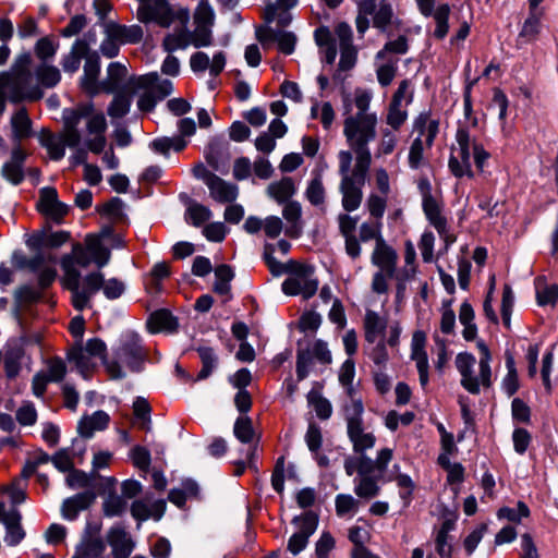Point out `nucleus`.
<instances>
[{
  "instance_id": "nucleus-28",
  "label": "nucleus",
  "mask_w": 558,
  "mask_h": 558,
  "mask_svg": "<svg viewBox=\"0 0 558 558\" xmlns=\"http://www.w3.org/2000/svg\"><path fill=\"white\" fill-rule=\"evenodd\" d=\"M450 12L448 3H441L433 11L432 16L436 23L433 36L438 40H442L448 35Z\"/></svg>"
},
{
  "instance_id": "nucleus-23",
  "label": "nucleus",
  "mask_w": 558,
  "mask_h": 558,
  "mask_svg": "<svg viewBox=\"0 0 558 558\" xmlns=\"http://www.w3.org/2000/svg\"><path fill=\"white\" fill-rule=\"evenodd\" d=\"M459 157L460 160L458 157L450 155L448 167L451 173L459 179L464 175L472 179L474 177V172L471 166L470 148H459Z\"/></svg>"
},
{
  "instance_id": "nucleus-32",
  "label": "nucleus",
  "mask_w": 558,
  "mask_h": 558,
  "mask_svg": "<svg viewBox=\"0 0 558 558\" xmlns=\"http://www.w3.org/2000/svg\"><path fill=\"white\" fill-rule=\"evenodd\" d=\"M307 402L312 405L316 412V415L320 420H328L332 414V405L330 401L323 397L318 390L312 389L307 396Z\"/></svg>"
},
{
  "instance_id": "nucleus-48",
  "label": "nucleus",
  "mask_w": 558,
  "mask_h": 558,
  "mask_svg": "<svg viewBox=\"0 0 558 558\" xmlns=\"http://www.w3.org/2000/svg\"><path fill=\"white\" fill-rule=\"evenodd\" d=\"M126 501L124 497L118 496L116 493H110L108 498L104 501V513L106 517H118L126 510Z\"/></svg>"
},
{
  "instance_id": "nucleus-38",
  "label": "nucleus",
  "mask_w": 558,
  "mask_h": 558,
  "mask_svg": "<svg viewBox=\"0 0 558 558\" xmlns=\"http://www.w3.org/2000/svg\"><path fill=\"white\" fill-rule=\"evenodd\" d=\"M379 476H361L359 483L355 485L354 493L360 498H374L379 494V486L377 484Z\"/></svg>"
},
{
  "instance_id": "nucleus-51",
  "label": "nucleus",
  "mask_w": 558,
  "mask_h": 558,
  "mask_svg": "<svg viewBox=\"0 0 558 558\" xmlns=\"http://www.w3.org/2000/svg\"><path fill=\"white\" fill-rule=\"evenodd\" d=\"M312 364V353L310 349H299L296 352L295 373L298 381L304 380L310 373V365Z\"/></svg>"
},
{
  "instance_id": "nucleus-21",
  "label": "nucleus",
  "mask_w": 558,
  "mask_h": 558,
  "mask_svg": "<svg viewBox=\"0 0 558 558\" xmlns=\"http://www.w3.org/2000/svg\"><path fill=\"white\" fill-rule=\"evenodd\" d=\"M296 189L292 178L283 177L281 180L272 182L267 187L268 195L278 204H284L295 194Z\"/></svg>"
},
{
  "instance_id": "nucleus-7",
  "label": "nucleus",
  "mask_w": 558,
  "mask_h": 558,
  "mask_svg": "<svg viewBox=\"0 0 558 558\" xmlns=\"http://www.w3.org/2000/svg\"><path fill=\"white\" fill-rule=\"evenodd\" d=\"M205 159L214 171L227 173L231 159L229 142L222 135L214 136L206 146Z\"/></svg>"
},
{
  "instance_id": "nucleus-36",
  "label": "nucleus",
  "mask_w": 558,
  "mask_h": 558,
  "mask_svg": "<svg viewBox=\"0 0 558 558\" xmlns=\"http://www.w3.org/2000/svg\"><path fill=\"white\" fill-rule=\"evenodd\" d=\"M211 217V210L203 204H195L186 208L184 219L193 227H201Z\"/></svg>"
},
{
  "instance_id": "nucleus-12",
  "label": "nucleus",
  "mask_w": 558,
  "mask_h": 558,
  "mask_svg": "<svg viewBox=\"0 0 558 558\" xmlns=\"http://www.w3.org/2000/svg\"><path fill=\"white\" fill-rule=\"evenodd\" d=\"M113 558H129L135 544L128 532L121 526H112L106 535Z\"/></svg>"
},
{
  "instance_id": "nucleus-55",
  "label": "nucleus",
  "mask_w": 558,
  "mask_h": 558,
  "mask_svg": "<svg viewBox=\"0 0 558 558\" xmlns=\"http://www.w3.org/2000/svg\"><path fill=\"white\" fill-rule=\"evenodd\" d=\"M305 442L308 447V450L312 453H317L323 445V435L320 427L315 423L311 422L308 424L306 434H305Z\"/></svg>"
},
{
  "instance_id": "nucleus-56",
  "label": "nucleus",
  "mask_w": 558,
  "mask_h": 558,
  "mask_svg": "<svg viewBox=\"0 0 558 558\" xmlns=\"http://www.w3.org/2000/svg\"><path fill=\"white\" fill-rule=\"evenodd\" d=\"M66 485L70 488H85V490L90 489V476L87 473L80 469H73L68 473L65 478Z\"/></svg>"
},
{
  "instance_id": "nucleus-40",
  "label": "nucleus",
  "mask_w": 558,
  "mask_h": 558,
  "mask_svg": "<svg viewBox=\"0 0 558 558\" xmlns=\"http://www.w3.org/2000/svg\"><path fill=\"white\" fill-rule=\"evenodd\" d=\"M33 63V58L29 51H25L20 53L14 62L12 63L9 71H3L2 73H9L11 75L26 76L33 77L31 66Z\"/></svg>"
},
{
  "instance_id": "nucleus-35",
  "label": "nucleus",
  "mask_w": 558,
  "mask_h": 558,
  "mask_svg": "<svg viewBox=\"0 0 558 558\" xmlns=\"http://www.w3.org/2000/svg\"><path fill=\"white\" fill-rule=\"evenodd\" d=\"M23 352L20 349H11L5 351L3 355V367L5 376L9 380L15 379L21 372V361Z\"/></svg>"
},
{
  "instance_id": "nucleus-18",
  "label": "nucleus",
  "mask_w": 558,
  "mask_h": 558,
  "mask_svg": "<svg viewBox=\"0 0 558 558\" xmlns=\"http://www.w3.org/2000/svg\"><path fill=\"white\" fill-rule=\"evenodd\" d=\"M89 45L85 39H76L68 54L62 58L61 65L64 72L73 74L81 65V60L87 56Z\"/></svg>"
},
{
  "instance_id": "nucleus-16",
  "label": "nucleus",
  "mask_w": 558,
  "mask_h": 558,
  "mask_svg": "<svg viewBox=\"0 0 558 558\" xmlns=\"http://www.w3.org/2000/svg\"><path fill=\"white\" fill-rule=\"evenodd\" d=\"M362 186L352 177L342 178L340 183L342 206L348 213L354 211L360 207L363 198Z\"/></svg>"
},
{
  "instance_id": "nucleus-45",
  "label": "nucleus",
  "mask_w": 558,
  "mask_h": 558,
  "mask_svg": "<svg viewBox=\"0 0 558 558\" xmlns=\"http://www.w3.org/2000/svg\"><path fill=\"white\" fill-rule=\"evenodd\" d=\"M66 359L75 364L81 374H84L89 369V359L84 353L82 342H76L68 350Z\"/></svg>"
},
{
  "instance_id": "nucleus-39",
  "label": "nucleus",
  "mask_w": 558,
  "mask_h": 558,
  "mask_svg": "<svg viewBox=\"0 0 558 558\" xmlns=\"http://www.w3.org/2000/svg\"><path fill=\"white\" fill-rule=\"evenodd\" d=\"M87 248L98 267H104L109 262L110 251L108 247L102 245L98 238H92V235H88Z\"/></svg>"
},
{
  "instance_id": "nucleus-1",
  "label": "nucleus",
  "mask_w": 558,
  "mask_h": 558,
  "mask_svg": "<svg viewBox=\"0 0 558 558\" xmlns=\"http://www.w3.org/2000/svg\"><path fill=\"white\" fill-rule=\"evenodd\" d=\"M344 420L347 422V434L352 442L355 453H364L365 450L375 446L376 437L373 433H364V404L362 400L353 404H343Z\"/></svg>"
},
{
  "instance_id": "nucleus-4",
  "label": "nucleus",
  "mask_w": 558,
  "mask_h": 558,
  "mask_svg": "<svg viewBox=\"0 0 558 558\" xmlns=\"http://www.w3.org/2000/svg\"><path fill=\"white\" fill-rule=\"evenodd\" d=\"M375 137L376 131H373L371 125L366 128L365 133H355L347 137L350 147L356 154V162L351 177L354 178L360 185L365 184L366 174L372 162V155L367 144L375 140Z\"/></svg>"
},
{
  "instance_id": "nucleus-57",
  "label": "nucleus",
  "mask_w": 558,
  "mask_h": 558,
  "mask_svg": "<svg viewBox=\"0 0 558 558\" xmlns=\"http://www.w3.org/2000/svg\"><path fill=\"white\" fill-rule=\"evenodd\" d=\"M191 44L195 48L208 47L213 44V32L211 27L208 26H198L194 32H191Z\"/></svg>"
},
{
  "instance_id": "nucleus-24",
  "label": "nucleus",
  "mask_w": 558,
  "mask_h": 558,
  "mask_svg": "<svg viewBox=\"0 0 558 558\" xmlns=\"http://www.w3.org/2000/svg\"><path fill=\"white\" fill-rule=\"evenodd\" d=\"M106 550V542L102 537H81L75 547V553L82 558H99Z\"/></svg>"
},
{
  "instance_id": "nucleus-26",
  "label": "nucleus",
  "mask_w": 558,
  "mask_h": 558,
  "mask_svg": "<svg viewBox=\"0 0 558 558\" xmlns=\"http://www.w3.org/2000/svg\"><path fill=\"white\" fill-rule=\"evenodd\" d=\"M542 12L529 11V16L524 21L518 35V40L522 43H533L537 39L542 28Z\"/></svg>"
},
{
  "instance_id": "nucleus-54",
  "label": "nucleus",
  "mask_w": 558,
  "mask_h": 558,
  "mask_svg": "<svg viewBox=\"0 0 558 558\" xmlns=\"http://www.w3.org/2000/svg\"><path fill=\"white\" fill-rule=\"evenodd\" d=\"M158 5L155 22L161 27H169L175 20L173 10L167 0H156Z\"/></svg>"
},
{
  "instance_id": "nucleus-5",
  "label": "nucleus",
  "mask_w": 558,
  "mask_h": 558,
  "mask_svg": "<svg viewBox=\"0 0 558 558\" xmlns=\"http://www.w3.org/2000/svg\"><path fill=\"white\" fill-rule=\"evenodd\" d=\"M354 102L359 112L355 116L345 118L343 129L345 137H350L355 133H365L366 128L369 125L373 128V131H376V114L366 113L371 102V95L365 90H357Z\"/></svg>"
},
{
  "instance_id": "nucleus-49",
  "label": "nucleus",
  "mask_w": 558,
  "mask_h": 558,
  "mask_svg": "<svg viewBox=\"0 0 558 558\" xmlns=\"http://www.w3.org/2000/svg\"><path fill=\"white\" fill-rule=\"evenodd\" d=\"M131 459L135 468L147 472L151 463L150 451L143 446L136 445L131 450Z\"/></svg>"
},
{
  "instance_id": "nucleus-44",
  "label": "nucleus",
  "mask_w": 558,
  "mask_h": 558,
  "mask_svg": "<svg viewBox=\"0 0 558 558\" xmlns=\"http://www.w3.org/2000/svg\"><path fill=\"white\" fill-rule=\"evenodd\" d=\"M264 20L267 24L277 20L278 26L284 28L291 23L292 16L289 11H279L277 4H267L264 10Z\"/></svg>"
},
{
  "instance_id": "nucleus-61",
  "label": "nucleus",
  "mask_w": 558,
  "mask_h": 558,
  "mask_svg": "<svg viewBox=\"0 0 558 558\" xmlns=\"http://www.w3.org/2000/svg\"><path fill=\"white\" fill-rule=\"evenodd\" d=\"M512 441L514 451L519 454H523L532 441V436L527 429L518 427L514 428L512 433Z\"/></svg>"
},
{
  "instance_id": "nucleus-34",
  "label": "nucleus",
  "mask_w": 558,
  "mask_h": 558,
  "mask_svg": "<svg viewBox=\"0 0 558 558\" xmlns=\"http://www.w3.org/2000/svg\"><path fill=\"white\" fill-rule=\"evenodd\" d=\"M235 438L242 444H251L255 436L253 421L247 415H240L233 426Z\"/></svg>"
},
{
  "instance_id": "nucleus-19",
  "label": "nucleus",
  "mask_w": 558,
  "mask_h": 558,
  "mask_svg": "<svg viewBox=\"0 0 558 558\" xmlns=\"http://www.w3.org/2000/svg\"><path fill=\"white\" fill-rule=\"evenodd\" d=\"M422 208L428 222L437 230L439 234L447 231V219L442 216L441 205L433 197L422 199Z\"/></svg>"
},
{
  "instance_id": "nucleus-41",
  "label": "nucleus",
  "mask_w": 558,
  "mask_h": 558,
  "mask_svg": "<svg viewBox=\"0 0 558 558\" xmlns=\"http://www.w3.org/2000/svg\"><path fill=\"white\" fill-rule=\"evenodd\" d=\"M58 48V40H54L52 36H45L36 41L34 51L38 59L46 61L56 54Z\"/></svg>"
},
{
  "instance_id": "nucleus-15",
  "label": "nucleus",
  "mask_w": 558,
  "mask_h": 558,
  "mask_svg": "<svg viewBox=\"0 0 558 558\" xmlns=\"http://www.w3.org/2000/svg\"><path fill=\"white\" fill-rule=\"evenodd\" d=\"M99 73L100 57L97 51H90L89 49L87 56H85L84 75L81 78V86L92 96L99 93L97 85Z\"/></svg>"
},
{
  "instance_id": "nucleus-6",
  "label": "nucleus",
  "mask_w": 558,
  "mask_h": 558,
  "mask_svg": "<svg viewBox=\"0 0 558 558\" xmlns=\"http://www.w3.org/2000/svg\"><path fill=\"white\" fill-rule=\"evenodd\" d=\"M292 523L299 527V531L290 536L287 549L295 556L307 546L310 537L315 533L318 525V514L308 510L294 517Z\"/></svg>"
},
{
  "instance_id": "nucleus-37",
  "label": "nucleus",
  "mask_w": 558,
  "mask_h": 558,
  "mask_svg": "<svg viewBox=\"0 0 558 558\" xmlns=\"http://www.w3.org/2000/svg\"><path fill=\"white\" fill-rule=\"evenodd\" d=\"M190 44L191 32L184 28L179 34H168L162 40V48L170 53L177 49H184Z\"/></svg>"
},
{
  "instance_id": "nucleus-47",
  "label": "nucleus",
  "mask_w": 558,
  "mask_h": 558,
  "mask_svg": "<svg viewBox=\"0 0 558 558\" xmlns=\"http://www.w3.org/2000/svg\"><path fill=\"white\" fill-rule=\"evenodd\" d=\"M14 298L19 305H28L39 302L43 299V292L28 284H23L15 290Z\"/></svg>"
},
{
  "instance_id": "nucleus-50",
  "label": "nucleus",
  "mask_w": 558,
  "mask_h": 558,
  "mask_svg": "<svg viewBox=\"0 0 558 558\" xmlns=\"http://www.w3.org/2000/svg\"><path fill=\"white\" fill-rule=\"evenodd\" d=\"M59 202L57 189L53 186H45L39 190V199L36 204V209L41 214Z\"/></svg>"
},
{
  "instance_id": "nucleus-11",
  "label": "nucleus",
  "mask_w": 558,
  "mask_h": 558,
  "mask_svg": "<svg viewBox=\"0 0 558 558\" xmlns=\"http://www.w3.org/2000/svg\"><path fill=\"white\" fill-rule=\"evenodd\" d=\"M149 333H175L179 330V320L169 310L159 308L149 314L146 320Z\"/></svg>"
},
{
  "instance_id": "nucleus-64",
  "label": "nucleus",
  "mask_w": 558,
  "mask_h": 558,
  "mask_svg": "<svg viewBox=\"0 0 558 558\" xmlns=\"http://www.w3.org/2000/svg\"><path fill=\"white\" fill-rule=\"evenodd\" d=\"M102 292L108 300L119 299L125 291L123 281L117 278L104 279Z\"/></svg>"
},
{
  "instance_id": "nucleus-27",
  "label": "nucleus",
  "mask_w": 558,
  "mask_h": 558,
  "mask_svg": "<svg viewBox=\"0 0 558 558\" xmlns=\"http://www.w3.org/2000/svg\"><path fill=\"white\" fill-rule=\"evenodd\" d=\"M107 80L102 83V89L106 93L117 92L128 74L126 66L120 62H111L107 69Z\"/></svg>"
},
{
  "instance_id": "nucleus-2",
  "label": "nucleus",
  "mask_w": 558,
  "mask_h": 558,
  "mask_svg": "<svg viewBox=\"0 0 558 558\" xmlns=\"http://www.w3.org/2000/svg\"><path fill=\"white\" fill-rule=\"evenodd\" d=\"M113 356L112 361H118L120 365L124 363L132 373H141L147 361L148 352L140 335L128 331L122 336L120 344L113 349Z\"/></svg>"
},
{
  "instance_id": "nucleus-14",
  "label": "nucleus",
  "mask_w": 558,
  "mask_h": 558,
  "mask_svg": "<svg viewBox=\"0 0 558 558\" xmlns=\"http://www.w3.org/2000/svg\"><path fill=\"white\" fill-rule=\"evenodd\" d=\"M96 493L92 489L84 490L63 500L61 513L64 519L73 521L81 511L87 510L96 500Z\"/></svg>"
},
{
  "instance_id": "nucleus-25",
  "label": "nucleus",
  "mask_w": 558,
  "mask_h": 558,
  "mask_svg": "<svg viewBox=\"0 0 558 558\" xmlns=\"http://www.w3.org/2000/svg\"><path fill=\"white\" fill-rule=\"evenodd\" d=\"M13 137L20 142L32 135V120L25 107L20 108L11 118Z\"/></svg>"
},
{
  "instance_id": "nucleus-3",
  "label": "nucleus",
  "mask_w": 558,
  "mask_h": 558,
  "mask_svg": "<svg viewBox=\"0 0 558 558\" xmlns=\"http://www.w3.org/2000/svg\"><path fill=\"white\" fill-rule=\"evenodd\" d=\"M32 82L33 77L0 73V88L8 92V100L12 104L37 101L44 97L41 88Z\"/></svg>"
},
{
  "instance_id": "nucleus-30",
  "label": "nucleus",
  "mask_w": 558,
  "mask_h": 558,
  "mask_svg": "<svg viewBox=\"0 0 558 558\" xmlns=\"http://www.w3.org/2000/svg\"><path fill=\"white\" fill-rule=\"evenodd\" d=\"M132 93L126 94L124 90H119L108 106V116L114 119L125 117L131 108Z\"/></svg>"
},
{
  "instance_id": "nucleus-59",
  "label": "nucleus",
  "mask_w": 558,
  "mask_h": 558,
  "mask_svg": "<svg viewBox=\"0 0 558 558\" xmlns=\"http://www.w3.org/2000/svg\"><path fill=\"white\" fill-rule=\"evenodd\" d=\"M511 412L513 421L523 424L531 423V409L520 398H514L511 402Z\"/></svg>"
},
{
  "instance_id": "nucleus-10",
  "label": "nucleus",
  "mask_w": 558,
  "mask_h": 558,
  "mask_svg": "<svg viewBox=\"0 0 558 558\" xmlns=\"http://www.w3.org/2000/svg\"><path fill=\"white\" fill-rule=\"evenodd\" d=\"M70 239L71 233L69 231L48 232L47 230H41L34 232L26 241V245L31 251H38L44 247L58 248Z\"/></svg>"
},
{
  "instance_id": "nucleus-22",
  "label": "nucleus",
  "mask_w": 558,
  "mask_h": 558,
  "mask_svg": "<svg viewBox=\"0 0 558 558\" xmlns=\"http://www.w3.org/2000/svg\"><path fill=\"white\" fill-rule=\"evenodd\" d=\"M196 352L198 353L202 368L194 381L207 379L219 364V357L211 347H197Z\"/></svg>"
},
{
  "instance_id": "nucleus-29",
  "label": "nucleus",
  "mask_w": 558,
  "mask_h": 558,
  "mask_svg": "<svg viewBox=\"0 0 558 558\" xmlns=\"http://www.w3.org/2000/svg\"><path fill=\"white\" fill-rule=\"evenodd\" d=\"M386 329V322L374 311H366L364 318L365 340L368 343H374L378 335L383 333Z\"/></svg>"
},
{
  "instance_id": "nucleus-53",
  "label": "nucleus",
  "mask_w": 558,
  "mask_h": 558,
  "mask_svg": "<svg viewBox=\"0 0 558 558\" xmlns=\"http://www.w3.org/2000/svg\"><path fill=\"white\" fill-rule=\"evenodd\" d=\"M196 25L213 27L215 23V13L207 1H201L194 13Z\"/></svg>"
},
{
  "instance_id": "nucleus-62",
  "label": "nucleus",
  "mask_w": 558,
  "mask_h": 558,
  "mask_svg": "<svg viewBox=\"0 0 558 558\" xmlns=\"http://www.w3.org/2000/svg\"><path fill=\"white\" fill-rule=\"evenodd\" d=\"M536 301L539 306L555 305L558 302V284L546 286L536 291Z\"/></svg>"
},
{
  "instance_id": "nucleus-52",
  "label": "nucleus",
  "mask_w": 558,
  "mask_h": 558,
  "mask_svg": "<svg viewBox=\"0 0 558 558\" xmlns=\"http://www.w3.org/2000/svg\"><path fill=\"white\" fill-rule=\"evenodd\" d=\"M457 514L446 510L444 513V521L437 531L435 543H448L449 533L456 529Z\"/></svg>"
},
{
  "instance_id": "nucleus-63",
  "label": "nucleus",
  "mask_w": 558,
  "mask_h": 558,
  "mask_svg": "<svg viewBox=\"0 0 558 558\" xmlns=\"http://www.w3.org/2000/svg\"><path fill=\"white\" fill-rule=\"evenodd\" d=\"M335 545L336 541L331 533L328 531L323 532L315 547L317 558H328L329 553L335 548Z\"/></svg>"
},
{
  "instance_id": "nucleus-17",
  "label": "nucleus",
  "mask_w": 558,
  "mask_h": 558,
  "mask_svg": "<svg viewBox=\"0 0 558 558\" xmlns=\"http://www.w3.org/2000/svg\"><path fill=\"white\" fill-rule=\"evenodd\" d=\"M107 35L118 40L119 44H138L143 39V28L140 25H121L111 23L107 27Z\"/></svg>"
},
{
  "instance_id": "nucleus-20",
  "label": "nucleus",
  "mask_w": 558,
  "mask_h": 558,
  "mask_svg": "<svg viewBox=\"0 0 558 558\" xmlns=\"http://www.w3.org/2000/svg\"><path fill=\"white\" fill-rule=\"evenodd\" d=\"M207 187L210 196L221 204L234 202L239 194V190L235 184L229 183L218 175Z\"/></svg>"
},
{
  "instance_id": "nucleus-42",
  "label": "nucleus",
  "mask_w": 558,
  "mask_h": 558,
  "mask_svg": "<svg viewBox=\"0 0 558 558\" xmlns=\"http://www.w3.org/2000/svg\"><path fill=\"white\" fill-rule=\"evenodd\" d=\"M307 201L314 205L319 206L325 202V187L323 185L320 174L313 178L305 192Z\"/></svg>"
},
{
  "instance_id": "nucleus-8",
  "label": "nucleus",
  "mask_w": 558,
  "mask_h": 558,
  "mask_svg": "<svg viewBox=\"0 0 558 558\" xmlns=\"http://www.w3.org/2000/svg\"><path fill=\"white\" fill-rule=\"evenodd\" d=\"M28 157V153L17 144L10 155V159L3 163L1 175L13 185H20L25 179L24 165Z\"/></svg>"
},
{
  "instance_id": "nucleus-60",
  "label": "nucleus",
  "mask_w": 558,
  "mask_h": 558,
  "mask_svg": "<svg viewBox=\"0 0 558 558\" xmlns=\"http://www.w3.org/2000/svg\"><path fill=\"white\" fill-rule=\"evenodd\" d=\"M102 286L104 275L99 271H94L85 276L81 290L92 298L102 288Z\"/></svg>"
},
{
  "instance_id": "nucleus-33",
  "label": "nucleus",
  "mask_w": 558,
  "mask_h": 558,
  "mask_svg": "<svg viewBox=\"0 0 558 558\" xmlns=\"http://www.w3.org/2000/svg\"><path fill=\"white\" fill-rule=\"evenodd\" d=\"M35 74L39 85L45 88L54 87L61 80L59 69L54 65H48L45 63L36 68Z\"/></svg>"
},
{
  "instance_id": "nucleus-46",
  "label": "nucleus",
  "mask_w": 558,
  "mask_h": 558,
  "mask_svg": "<svg viewBox=\"0 0 558 558\" xmlns=\"http://www.w3.org/2000/svg\"><path fill=\"white\" fill-rule=\"evenodd\" d=\"M159 82V75L157 72H149L144 75L133 76L129 81L131 86V93H135L138 89L154 90L156 84Z\"/></svg>"
},
{
  "instance_id": "nucleus-58",
  "label": "nucleus",
  "mask_w": 558,
  "mask_h": 558,
  "mask_svg": "<svg viewBox=\"0 0 558 558\" xmlns=\"http://www.w3.org/2000/svg\"><path fill=\"white\" fill-rule=\"evenodd\" d=\"M393 16L392 7L389 3H381L379 9L374 13L373 25L374 27L385 31L391 23Z\"/></svg>"
},
{
  "instance_id": "nucleus-9",
  "label": "nucleus",
  "mask_w": 558,
  "mask_h": 558,
  "mask_svg": "<svg viewBox=\"0 0 558 558\" xmlns=\"http://www.w3.org/2000/svg\"><path fill=\"white\" fill-rule=\"evenodd\" d=\"M84 350L89 356L99 357L101 360V363L111 379L119 380L125 377V373L119 362L108 359L107 345L100 338L88 339Z\"/></svg>"
},
{
  "instance_id": "nucleus-31",
  "label": "nucleus",
  "mask_w": 558,
  "mask_h": 558,
  "mask_svg": "<svg viewBox=\"0 0 558 558\" xmlns=\"http://www.w3.org/2000/svg\"><path fill=\"white\" fill-rule=\"evenodd\" d=\"M61 266L64 271L62 286L69 291L80 289L81 272L73 266L72 255H64L61 259Z\"/></svg>"
},
{
  "instance_id": "nucleus-43",
  "label": "nucleus",
  "mask_w": 558,
  "mask_h": 558,
  "mask_svg": "<svg viewBox=\"0 0 558 558\" xmlns=\"http://www.w3.org/2000/svg\"><path fill=\"white\" fill-rule=\"evenodd\" d=\"M530 513L527 505L523 501H518L517 509L501 507L497 512V517L499 519H507L513 523H519L522 518H529Z\"/></svg>"
},
{
  "instance_id": "nucleus-13",
  "label": "nucleus",
  "mask_w": 558,
  "mask_h": 558,
  "mask_svg": "<svg viewBox=\"0 0 558 558\" xmlns=\"http://www.w3.org/2000/svg\"><path fill=\"white\" fill-rule=\"evenodd\" d=\"M398 254L386 243L384 239H378L372 254V263L385 271L388 278H393L397 269Z\"/></svg>"
}]
</instances>
